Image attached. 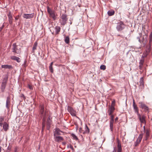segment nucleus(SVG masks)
<instances>
[{"mask_svg": "<svg viewBox=\"0 0 152 152\" xmlns=\"http://www.w3.org/2000/svg\"><path fill=\"white\" fill-rule=\"evenodd\" d=\"M8 16L9 18V22L10 24H11L12 23V16L10 12H9Z\"/></svg>", "mask_w": 152, "mask_h": 152, "instance_id": "nucleus-18", "label": "nucleus"}, {"mask_svg": "<svg viewBox=\"0 0 152 152\" xmlns=\"http://www.w3.org/2000/svg\"><path fill=\"white\" fill-rule=\"evenodd\" d=\"M139 104H140V107L142 109H144L145 112H148L149 108L145 105L143 102H140Z\"/></svg>", "mask_w": 152, "mask_h": 152, "instance_id": "nucleus-5", "label": "nucleus"}, {"mask_svg": "<svg viewBox=\"0 0 152 152\" xmlns=\"http://www.w3.org/2000/svg\"><path fill=\"white\" fill-rule=\"evenodd\" d=\"M149 44H151V43L152 41V33L151 32L149 36Z\"/></svg>", "mask_w": 152, "mask_h": 152, "instance_id": "nucleus-35", "label": "nucleus"}, {"mask_svg": "<svg viewBox=\"0 0 152 152\" xmlns=\"http://www.w3.org/2000/svg\"><path fill=\"white\" fill-rule=\"evenodd\" d=\"M4 27V25H3L2 26V27H1V28H0L1 29V30L2 29V28H3Z\"/></svg>", "mask_w": 152, "mask_h": 152, "instance_id": "nucleus-51", "label": "nucleus"}, {"mask_svg": "<svg viewBox=\"0 0 152 152\" xmlns=\"http://www.w3.org/2000/svg\"><path fill=\"white\" fill-rule=\"evenodd\" d=\"M115 101H112L111 105H113L114 106V105H115Z\"/></svg>", "mask_w": 152, "mask_h": 152, "instance_id": "nucleus-44", "label": "nucleus"}, {"mask_svg": "<svg viewBox=\"0 0 152 152\" xmlns=\"http://www.w3.org/2000/svg\"><path fill=\"white\" fill-rule=\"evenodd\" d=\"M118 117H116V118H115V121H117L118 120Z\"/></svg>", "mask_w": 152, "mask_h": 152, "instance_id": "nucleus-50", "label": "nucleus"}, {"mask_svg": "<svg viewBox=\"0 0 152 152\" xmlns=\"http://www.w3.org/2000/svg\"><path fill=\"white\" fill-rule=\"evenodd\" d=\"M10 98L9 97H7L6 102V107L8 109L9 108V105L10 104Z\"/></svg>", "mask_w": 152, "mask_h": 152, "instance_id": "nucleus-19", "label": "nucleus"}, {"mask_svg": "<svg viewBox=\"0 0 152 152\" xmlns=\"http://www.w3.org/2000/svg\"><path fill=\"white\" fill-rule=\"evenodd\" d=\"M79 131L80 133H83V132L82 129L81 128L80 129Z\"/></svg>", "mask_w": 152, "mask_h": 152, "instance_id": "nucleus-45", "label": "nucleus"}, {"mask_svg": "<svg viewBox=\"0 0 152 152\" xmlns=\"http://www.w3.org/2000/svg\"><path fill=\"white\" fill-rule=\"evenodd\" d=\"M137 115L141 123H145V116L144 115H143L141 116L139 114Z\"/></svg>", "mask_w": 152, "mask_h": 152, "instance_id": "nucleus-10", "label": "nucleus"}, {"mask_svg": "<svg viewBox=\"0 0 152 152\" xmlns=\"http://www.w3.org/2000/svg\"><path fill=\"white\" fill-rule=\"evenodd\" d=\"M1 147H0V152H1Z\"/></svg>", "mask_w": 152, "mask_h": 152, "instance_id": "nucleus-52", "label": "nucleus"}, {"mask_svg": "<svg viewBox=\"0 0 152 152\" xmlns=\"http://www.w3.org/2000/svg\"><path fill=\"white\" fill-rule=\"evenodd\" d=\"M1 31V29H0V31Z\"/></svg>", "mask_w": 152, "mask_h": 152, "instance_id": "nucleus-55", "label": "nucleus"}, {"mask_svg": "<svg viewBox=\"0 0 152 152\" xmlns=\"http://www.w3.org/2000/svg\"><path fill=\"white\" fill-rule=\"evenodd\" d=\"M65 42L66 44H68L69 42V39L68 36L66 37L65 39Z\"/></svg>", "mask_w": 152, "mask_h": 152, "instance_id": "nucleus-33", "label": "nucleus"}, {"mask_svg": "<svg viewBox=\"0 0 152 152\" xmlns=\"http://www.w3.org/2000/svg\"><path fill=\"white\" fill-rule=\"evenodd\" d=\"M124 28V24L122 22H120L117 26L116 29L118 31L122 30Z\"/></svg>", "mask_w": 152, "mask_h": 152, "instance_id": "nucleus-9", "label": "nucleus"}, {"mask_svg": "<svg viewBox=\"0 0 152 152\" xmlns=\"http://www.w3.org/2000/svg\"><path fill=\"white\" fill-rule=\"evenodd\" d=\"M133 107L134 113H136L137 115L139 114L138 108L137 107V104H136L134 99H133Z\"/></svg>", "mask_w": 152, "mask_h": 152, "instance_id": "nucleus-7", "label": "nucleus"}, {"mask_svg": "<svg viewBox=\"0 0 152 152\" xmlns=\"http://www.w3.org/2000/svg\"><path fill=\"white\" fill-rule=\"evenodd\" d=\"M47 11L48 13L54 20H55L56 18L55 12L53 10L50 9L49 7H47Z\"/></svg>", "mask_w": 152, "mask_h": 152, "instance_id": "nucleus-4", "label": "nucleus"}, {"mask_svg": "<svg viewBox=\"0 0 152 152\" xmlns=\"http://www.w3.org/2000/svg\"><path fill=\"white\" fill-rule=\"evenodd\" d=\"M53 64V62H52L51 63L49 66V70L52 73H53V70L52 66Z\"/></svg>", "mask_w": 152, "mask_h": 152, "instance_id": "nucleus-29", "label": "nucleus"}, {"mask_svg": "<svg viewBox=\"0 0 152 152\" xmlns=\"http://www.w3.org/2000/svg\"><path fill=\"white\" fill-rule=\"evenodd\" d=\"M144 58L143 57H142V59L140 60L139 62V64H141V65H143V64L144 62Z\"/></svg>", "mask_w": 152, "mask_h": 152, "instance_id": "nucleus-34", "label": "nucleus"}, {"mask_svg": "<svg viewBox=\"0 0 152 152\" xmlns=\"http://www.w3.org/2000/svg\"><path fill=\"white\" fill-rule=\"evenodd\" d=\"M100 68L101 69L104 70L106 69V66L104 65H102L100 66Z\"/></svg>", "mask_w": 152, "mask_h": 152, "instance_id": "nucleus-37", "label": "nucleus"}, {"mask_svg": "<svg viewBox=\"0 0 152 152\" xmlns=\"http://www.w3.org/2000/svg\"><path fill=\"white\" fill-rule=\"evenodd\" d=\"M142 137H143V134L142 133L140 134L139 135L138 137L137 140L140 142L142 140Z\"/></svg>", "mask_w": 152, "mask_h": 152, "instance_id": "nucleus-27", "label": "nucleus"}, {"mask_svg": "<svg viewBox=\"0 0 152 152\" xmlns=\"http://www.w3.org/2000/svg\"><path fill=\"white\" fill-rule=\"evenodd\" d=\"M139 35H140V36H139V37H137V39H138L139 42H140V43H141L142 42H143V40L141 41L140 39V37L142 35V34L140 33L139 34Z\"/></svg>", "mask_w": 152, "mask_h": 152, "instance_id": "nucleus-36", "label": "nucleus"}, {"mask_svg": "<svg viewBox=\"0 0 152 152\" xmlns=\"http://www.w3.org/2000/svg\"><path fill=\"white\" fill-rule=\"evenodd\" d=\"M50 124L51 120L49 118L47 120V125H48L50 126Z\"/></svg>", "mask_w": 152, "mask_h": 152, "instance_id": "nucleus-39", "label": "nucleus"}, {"mask_svg": "<svg viewBox=\"0 0 152 152\" xmlns=\"http://www.w3.org/2000/svg\"><path fill=\"white\" fill-rule=\"evenodd\" d=\"M61 28L58 26H56L55 28L54 29L55 31V34L57 35L58 34L61 30Z\"/></svg>", "mask_w": 152, "mask_h": 152, "instance_id": "nucleus-17", "label": "nucleus"}, {"mask_svg": "<svg viewBox=\"0 0 152 152\" xmlns=\"http://www.w3.org/2000/svg\"><path fill=\"white\" fill-rule=\"evenodd\" d=\"M151 44H149V46L148 47H146V53H143V54L142 57L143 58H145L148 55V53L151 50Z\"/></svg>", "mask_w": 152, "mask_h": 152, "instance_id": "nucleus-11", "label": "nucleus"}, {"mask_svg": "<svg viewBox=\"0 0 152 152\" xmlns=\"http://www.w3.org/2000/svg\"><path fill=\"white\" fill-rule=\"evenodd\" d=\"M5 152H9L8 151H6Z\"/></svg>", "mask_w": 152, "mask_h": 152, "instance_id": "nucleus-54", "label": "nucleus"}, {"mask_svg": "<svg viewBox=\"0 0 152 152\" xmlns=\"http://www.w3.org/2000/svg\"><path fill=\"white\" fill-rule=\"evenodd\" d=\"M116 149L115 148H114L113 152H116Z\"/></svg>", "mask_w": 152, "mask_h": 152, "instance_id": "nucleus-49", "label": "nucleus"}, {"mask_svg": "<svg viewBox=\"0 0 152 152\" xmlns=\"http://www.w3.org/2000/svg\"><path fill=\"white\" fill-rule=\"evenodd\" d=\"M28 88H29L31 90H32L33 89L32 86L30 85H28Z\"/></svg>", "mask_w": 152, "mask_h": 152, "instance_id": "nucleus-42", "label": "nucleus"}, {"mask_svg": "<svg viewBox=\"0 0 152 152\" xmlns=\"http://www.w3.org/2000/svg\"><path fill=\"white\" fill-rule=\"evenodd\" d=\"M3 128L5 131H7L9 129V124L6 122H4L3 123Z\"/></svg>", "mask_w": 152, "mask_h": 152, "instance_id": "nucleus-16", "label": "nucleus"}, {"mask_svg": "<svg viewBox=\"0 0 152 152\" xmlns=\"http://www.w3.org/2000/svg\"><path fill=\"white\" fill-rule=\"evenodd\" d=\"M117 147H118V150L117 152H121L122 151V148H121V143L118 142V145H117Z\"/></svg>", "mask_w": 152, "mask_h": 152, "instance_id": "nucleus-24", "label": "nucleus"}, {"mask_svg": "<svg viewBox=\"0 0 152 152\" xmlns=\"http://www.w3.org/2000/svg\"><path fill=\"white\" fill-rule=\"evenodd\" d=\"M115 13V11L113 10H110L107 12V14L109 16L113 15Z\"/></svg>", "mask_w": 152, "mask_h": 152, "instance_id": "nucleus-25", "label": "nucleus"}, {"mask_svg": "<svg viewBox=\"0 0 152 152\" xmlns=\"http://www.w3.org/2000/svg\"><path fill=\"white\" fill-rule=\"evenodd\" d=\"M34 15V13L31 14H24L23 15V17L26 19L31 18H33Z\"/></svg>", "mask_w": 152, "mask_h": 152, "instance_id": "nucleus-13", "label": "nucleus"}, {"mask_svg": "<svg viewBox=\"0 0 152 152\" xmlns=\"http://www.w3.org/2000/svg\"><path fill=\"white\" fill-rule=\"evenodd\" d=\"M115 110V108L113 105H111V106L109 108L107 113L109 115H111Z\"/></svg>", "mask_w": 152, "mask_h": 152, "instance_id": "nucleus-15", "label": "nucleus"}, {"mask_svg": "<svg viewBox=\"0 0 152 152\" xmlns=\"http://www.w3.org/2000/svg\"><path fill=\"white\" fill-rule=\"evenodd\" d=\"M37 44L38 43L37 42H34L32 50L33 53H34L35 50L36 49Z\"/></svg>", "mask_w": 152, "mask_h": 152, "instance_id": "nucleus-26", "label": "nucleus"}, {"mask_svg": "<svg viewBox=\"0 0 152 152\" xmlns=\"http://www.w3.org/2000/svg\"><path fill=\"white\" fill-rule=\"evenodd\" d=\"M140 142L136 140L134 143L135 146H137Z\"/></svg>", "mask_w": 152, "mask_h": 152, "instance_id": "nucleus-41", "label": "nucleus"}, {"mask_svg": "<svg viewBox=\"0 0 152 152\" xmlns=\"http://www.w3.org/2000/svg\"><path fill=\"white\" fill-rule=\"evenodd\" d=\"M61 132H63L58 128H56L55 131L53 132L54 137L61 135Z\"/></svg>", "mask_w": 152, "mask_h": 152, "instance_id": "nucleus-12", "label": "nucleus"}, {"mask_svg": "<svg viewBox=\"0 0 152 152\" xmlns=\"http://www.w3.org/2000/svg\"><path fill=\"white\" fill-rule=\"evenodd\" d=\"M1 67L2 68H5L6 69H10L12 68V67L11 65H2L1 66Z\"/></svg>", "mask_w": 152, "mask_h": 152, "instance_id": "nucleus-20", "label": "nucleus"}, {"mask_svg": "<svg viewBox=\"0 0 152 152\" xmlns=\"http://www.w3.org/2000/svg\"><path fill=\"white\" fill-rule=\"evenodd\" d=\"M15 19L16 20H17V19H18V18H17V17H16V18H15Z\"/></svg>", "mask_w": 152, "mask_h": 152, "instance_id": "nucleus-53", "label": "nucleus"}, {"mask_svg": "<svg viewBox=\"0 0 152 152\" xmlns=\"http://www.w3.org/2000/svg\"><path fill=\"white\" fill-rule=\"evenodd\" d=\"M4 116H0V126H2L3 124L2 122L4 121Z\"/></svg>", "mask_w": 152, "mask_h": 152, "instance_id": "nucleus-28", "label": "nucleus"}, {"mask_svg": "<svg viewBox=\"0 0 152 152\" xmlns=\"http://www.w3.org/2000/svg\"><path fill=\"white\" fill-rule=\"evenodd\" d=\"M71 136L72 137L73 139L75 140H78V139L77 136L74 134H71Z\"/></svg>", "mask_w": 152, "mask_h": 152, "instance_id": "nucleus-32", "label": "nucleus"}, {"mask_svg": "<svg viewBox=\"0 0 152 152\" xmlns=\"http://www.w3.org/2000/svg\"><path fill=\"white\" fill-rule=\"evenodd\" d=\"M54 139L56 142H61L64 140V138L62 137L58 136L54 137Z\"/></svg>", "mask_w": 152, "mask_h": 152, "instance_id": "nucleus-14", "label": "nucleus"}, {"mask_svg": "<svg viewBox=\"0 0 152 152\" xmlns=\"http://www.w3.org/2000/svg\"><path fill=\"white\" fill-rule=\"evenodd\" d=\"M150 135V132L149 130L146 129V131L145 140H147Z\"/></svg>", "mask_w": 152, "mask_h": 152, "instance_id": "nucleus-23", "label": "nucleus"}, {"mask_svg": "<svg viewBox=\"0 0 152 152\" xmlns=\"http://www.w3.org/2000/svg\"><path fill=\"white\" fill-rule=\"evenodd\" d=\"M143 127V132H146V130H145V126H144Z\"/></svg>", "mask_w": 152, "mask_h": 152, "instance_id": "nucleus-46", "label": "nucleus"}, {"mask_svg": "<svg viewBox=\"0 0 152 152\" xmlns=\"http://www.w3.org/2000/svg\"><path fill=\"white\" fill-rule=\"evenodd\" d=\"M140 86L142 87H144V79L143 77H141L140 79Z\"/></svg>", "mask_w": 152, "mask_h": 152, "instance_id": "nucleus-22", "label": "nucleus"}, {"mask_svg": "<svg viewBox=\"0 0 152 152\" xmlns=\"http://www.w3.org/2000/svg\"><path fill=\"white\" fill-rule=\"evenodd\" d=\"M67 19V15L66 14H62L61 16L60 17V19L59 20V22L61 24L62 26L65 25L66 23Z\"/></svg>", "mask_w": 152, "mask_h": 152, "instance_id": "nucleus-2", "label": "nucleus"}, {"mask_svg": "<svg viewBox=\"0 0 152 152\" xmlns=\"http://www.w3.org/2000/svg\"><path fill=\"white\" fill-rule=\"evenodd\" d=\"M40 113L42 115V121L44 122L46 120V118L48 115V113L46 111H44V108L42 106L41 107Z\"/></svg>", "mask_w": 152, "mask_h": 152, "instance_id": "nucleus-3", "label": "nucleus"}, {"mask_svg": "<svg viewBox=\"0 0 152 152\" xmlns=\"http://www.w3.org/2000/svg\"><path fill=\"white\" fill-rule=\"evenodd\" d=\"M11 58L13 60H16L18 62H19L20 61V58L19 57L15 56H12L11 57Z\"/></svg>", "mask_w": 152, "mask_h": 152, "instance_id": "nucleus-21", "label": "nucleus"}, {"mask_svg": "<svg viewBox=\"0 0 152 152\" xmlns=\"http://www.w3.org/2000/svg\"><path fill=\"white\" fill-rule=\"evenodd\" d=\"M70 147L72 149H73V147L72 146V145H70Z\"/></svg>", "mask_w": 152, "mask_h": 152, "instance_id": "nucleus-48", "label": "nucleus"}, {"mask_svg": "<svg viewBox=\"0 0 152 152\" xmlns=\"http://www.w3.org/2000/svg\"><path fill=\"white\" fill-rule=\"evenodd\" d=\"M8 77V75H6L3 80L1 86V89L2 92H4V91L7 85Z\"/></svg>", "mask_w": 152, "mask_h": 152, "instance_id": "nucleus-1", "label": "nucleus"}, {"mask_svg": "<svg viewBox=\"0 0 152 152\" xmlns=\"http://www.w3.org/2000/svg\"><path fill=\"white\" fill-rule=\"evenodd\" d=\"M143 66V65H141V64H139V69H140L141 70L142 69V68Z\"/></svg>", "mask_w": 152, "mask_h": 152, "instance_id": "nucleus-43", "label": "nucleus"}, {"mask_svg": "<svg viewBox=\"0 0 152 152\" xmlns=\"http://www.w3.org/2000/svg\"><path fill=\"white\" fill-rule=\"evenodd\" d=\"M45 121H43V122L42 123V130L43 131V129L45 127Z\"/></svg>", "mask_w": 152, "mask_h": 152, "instance_id": "nucleus-40", "label": "nucleus"}, {"mask_svg": "<svg viewBox=\"0 0 152 152\" xmlns=\"http://www.w3.org/2000/svg\"><path fill=\"white\" fill-rule=\"evenodd\" d=\"M68 111L71 115L73 116H76V111L71 107L68 106L67 108Z\"/></svg>", "mask_w": 152, "mask_h": 152, "instance_id": "nucleus-6", "label": "nucleus"}, {"mask_svg": "<svg viewBox=\"0 0 152 152\" xmlns=\"http://www.w3.org/2000/svg\"><path fill=\"white\" fill-rule=\"evenodd\" d=\"M85 131L84 132H83V134H84L86 133H88L89 132V128L86 125L85 126Z\"/></svg>", "mask_w": 152, "mask_h": 152, "instance_id": "nucleus-31", "label": "nucleus"}, {"mask_svg": "<svg viewBox=\"0 0 152 152\" xmlns=\"http://www.w3.org/2000/svg\"><path fill=\"white\" fill-rule=\"evenodd\" d=\"M17 149L16 147L14 149V152H17Z\"/></svg>", "mask_w": 152, "mask_h": 152, "instance_id": "nucleus-47", "label": "nucleus"}, {"mask_svg": "<svg viewBox=\"0 0 152 152\" xmlns=\"http://www.w3.org/2000/svg\"><path fill=\"white\" fill-rule=\"evenodd\" d=\"M12 46L13 48H12V51L17 54H20V49H18L16 43L13 44Z\"/></svg>", "mask_w": 152, "mask_h": 152, "instance_id": "nucleus-8", "label": "nucleus"}, {"mask_svg": "<svg viewBox=\"0 0 152 152\" xmlns=\"http://www.w3.org/2000/svg\"><path fill=\"white\" fill-rule=\"evenodd\" d=\"M114 121H110V130L111 131H113V125Z\"/></svg>", "mask_w": 152, "mask_h": 152, "instance_id": "nucleus-30", "label": "nucleus"}, {"mask_svg": "<svg viewBox=\"0 0 152 152\" xmlns=\"http://www.w3.org/2000/svg\"><path fill=\"white\" fill-rule=\"evenodd\" d=\"M110 115V121H114V116L113 115H112V114L111 115Z\"/></svg>", "mask_w": 152, "mask_h": 152, "instance_id": "nucleus-38", "label": "nucleus"}]
</instances>
